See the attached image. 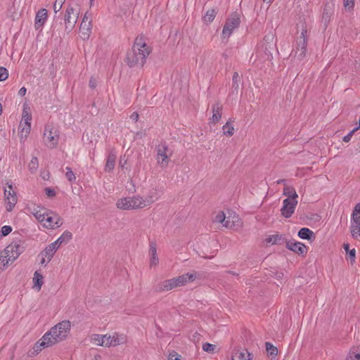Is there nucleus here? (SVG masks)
I'll list each match as a JSON object with an SVG mask.
<instances>
[{"mask_svg": "<svg viewBox=\"0 0 360 360\" xmlns=\"http://www.w3.org/2000/svg\"><path fill=\"white\" fill-rule=\"evenodd\" d=\"M12 231V228L11 226H4L1 227V236H6L8 235Z\"/></svg>", "mask_w": 360, "mask_h": 360, "instance_id": "50", "label": "nucleus"}, {"mask_svg": "<svg viewBox=\"0 0 360 360\" xmlns=\"http://www.w3.org/2000/svg\"><path fill=\"white\" fill-rule=\"evenodd\" d=\"M283 195L287 196V198L297 200L298 195L292 186H285L283 188Z\"/></svg>", "mask_w": 360, "mask_h": 360, "instance_id": "30", "label": "nucleus"}, {"mask_svg": "<svg viewBox=\"0 0 360 360\" xmlns=\"http://www.w3.org/2000/svg\"><path fill=\"white\" fill-rule=\"evenodd\" d=\"M20 138L21 139L25 140L27 137L28 136L29 134L31 131V124H20Z\"/></svg>", "mask_w": 360, "mask_h": 360, "instance_id": "35", "label": "nucleus"}, {"mask_svg": "<svg viewBox=\"0 0 360 360\" xmlns=\"http://www.w3.org/2000/svg\"><path fill=\"white\" fill-rule=\"evenodd\" d=\"M90 22V21L89 20V18L87 16V14L85 13V15H84V17L82 18V22Z\"/></svg>", "mask_w": 360, "mask_h": 360, "instance_id": "58", "label": "nucleus"}, {"mask_svg": "<svg viewBox=\"0 0 360 360\" xmlns=\"http://www.w3.org/2000/svg\"><path fill=\"white\" fill-rule=\"evenodd\" d=\"M240 23V16L238 13H233L226 21L222 30V37L228 39L233 32L237 29Z\"/></svg>", "mask_w": 360, "mask_h": 360, "instance_id": "9", "label": "nucleus"}, {"mask_svg": "<svg viewBox=\"0 0 360 360\" xmlns=\"http://www.w3.org/2000/svg\"><path fill=\"white\" fill-rule=\"evenodd\" d=\"M349 230L352 238L360 240V202L355 205L352 213Z\"/></svg>", "mask_w": 360, "mask_h": 360, "instance_id": "5", "label": "nucleus"}, {"mask_svg": "<svg viewBox=\"0 0 360 360\" xmlns=\"http://www.w3.org/2000/svg\"><path fill=\"white\" fill-rule=\"evenodd\" d=\"M149 254L150 255V266H156L159 262V259L157 256L155 244L151 243L150 245Z\"/></svg>", "mask_w": 360, "mask_h": 360, "instance_id": "31", "label": "nucleus"}, {"mask_svg": "<svg viewBox=\"0 0 360 360\" xmlns=\"http://www.w3.org/2000/svg\"><path fill=\"white\" fill-rule=\"evenodd\" d=\"M266 349L271 356H276L278 353V349L270 342H266Z\"/></svg>", "mask_w": 360, "mask_h": 360, "instance_id": "43", "label": "nucleus"}, {"mask_svg": "<svg viewBox=\"0 0 360 360\" xmlns=\"http://www.w3.org/2000/svg\"><path fill=\"white\" fill-rule=\"evenodd\" d=\"M8 77V70L3 67H0V82L6 80Z\"/></svg>", "mask_w": 360, "mask_h": 360, "instance_id": "49", "label": "nucleus"}, {"mask_svg": "<svg viewBox=\"0 0 360 360\" xmlns=\"http://www.w3.org/2000/svg\"><path fill=\"white\" fill-rule=\"evenodd\" d=\"M162 191L158 188H151L147 193L146 197H143V204L146 208L149 207L153 203L158 201L161 196Z\"/></svg>", "mask_w": 360, "mask_h": 360, "instance_id": "16", "label": "nucleus"}, {"mask_svg": "<svg viewBox=\"0 0 360 360\" xmlns=\"http://www.w3.org/2000/svg\"><path fill=\"white\" fill-rule=\"evenodd\" d=\"M31 121L32 114L30 108L27 105H25L22 109V120L20 122V124H31Z\"/></svg>", "mask_w": 360, "mask_h": 360, "instance_id": "27", "label": "nucleus"}, {"mask_svg": "<svg viewBox=\"0 0 360 360\" xmlns=\"http://www.w3.org/2000/svg\"><path fill=\"white\" fill-rule=\"evenodd\" d=\"M105 335L92 334L90 336V342L97 346L104 347Z\"/></svg>", "mask_w": 360, "mask_h": 360, "instance_id": "33", "label": "nucleus"}, {"mask_svg": "<svg viewBox=\"0 0 360 360\" xmlns=\"http://www.w3.org/2000/svg\"><path fill=\"white\" fill-rule=\"evenodd\" d=\"M39 223L46 229H55L63 224V221L58 214L46 211Z\"/></svg>", "mask_w": 360, "mask_h": 360, "instance_id": "7", "label": "nucleus"}, {"mask_svg": "<svg viewBox=\"0 0 360 360\" xmlns=\"http://www.w3.org/2000/svg\"><path fill=\"white\" fill-rule=\"evenodd\" d=\"M157 162L161 167H166L172 155V150L165 143H160L157 146Z\"/></svg>", "mask_w": 360, "mask_h": 360, "instance_id": "10", "label": "nucleus"}, {"mask_svg": "<svg viewBox=\"0 0 360 360\" xmlns=\"http://www.w3.org/2000/svg\"><path fill=\"white\" fill-rule=\"evenodd\" d=\"M176 283L174 278L172 279L165 280L158 284L157 290L159 291H169L176 288Z\"/></svg>", "mask_w": 360, "mask_h": 360, "instance_id": "22", "label": "nucleus"}, {"mask_svg": "<svg viewBox=\"0 0 360 360\" xmlns=\"http://www.w3.org/2000/svg\"><path fill=\"white\" fill-rule=\"evenodd\" d=\"M96 85H97L96 79L94 77H91V79L89 80V86L91 89H94V88H96Z\"/></svg>", "mask_w": 360, "mask_h": 360, "instance_id": "54", "label": "nucleus"}, {"mask_svg": "<svg viewBox=\"0 0 360 360\" xmlns=\"http://www.w3.org/2000/svg\"><path fill=\"white\" fill-rule=\"evenodd\" d=\"M181 356L176 352L170 353L169 355V360H180Z\"/></svg>", "mask_w": 360, "mask_h": 360, "instance_id": "53", "label": "nucleus"}, {"mask_svg": "<svg viewBox=\"0 0 360 360\" xmlns=\"http://www.w3.org/2000/svg\"><path fill=\"white\" fill-rule=\"evenodd\" d=\"M89 1H90L91 4H92V3H93V1H94V0H89Z\"/></svg>", "mask_w": 360, "mask_h": 360, "instance_id": "61", "label": "nucleus"}, {"mask_svg": "<svg viewBox=\"0 0 360 360\" xmlns=\"http://www.w3.org/2000/svg\"><path fill=\"white\" fill-rule=\"evenodd\" d=\"M58 250V248L53 243L47 245L38 255L39 264L46 266L51 262Z\"/></svg>", "mask_w": 360, "mask_h": 360, "instance_id": "12", "label": "nucleus"}, {"mask_svg": "<svg viewBox=\"0 0 360 360\" xmlns=\"http://www.w3.org/2000/svg\"><path fill=\"white\" fill-rule=\"evenodd\" d=\"M216 11L214 9L208 10L203 17V20L206 22H211L214 20L216 16Z\"/></svg>", "mask_w": 360, "mask_h": 360, "instance_id": "38", "label": "nucleus"}, {"mask_svg": "<svg viewBox=\"0 0 360 360\" xmlns=\"http://www.w3.org/2000/svg\"><path fill=\"white\" fill-rule=\"evenodd\" d=\"M238 77V72H234L233 76V83H236L237 82Z\"/></svg>", "mask_w": 360, "mask_h": 360, "instance_id": "57", "label": "nucleus"}, {"mask_svg": "<svg viewBox=\"0 0 360 360\" xmlns=\"http://www.w3.org/2000/svg\"><path fill=\"white\" fill-rule=\"evenodd\" d=\"M79 15V11L74 8L72 6L69 5L64 15V23L65 31L69 33L75 27Z\"/></svg>", "mask_w": 360, "mask_h": 360, "instance_id": "6", "label": "nucleus"}, {"mask_svg": "<svg viewBox=\"0 0 360 360\" xmlns=\"http://www.w3.org/2000/svg\"><path fill=\"white\" fill-rule=\"evenodd\" d=\"M226 219L224 224V227L232 229L240 225L239 217L235 212H229L228 216H226Z\"/></svg>", "mask_w": 360, "mask_h": 360, "instance_id": "21", "label": "nucleus"}, {"mask_svg": "<svg viewBox=\"0 0 360 360\" xmlns=\"http://www.w3.org/2000/svg\"><path fill=\"white\" fill-rule=\"evenodd\" d=\"M53 346L48 340V338L44 335L34 344L30 355H36L39 353L43 349Z\"/></svg>", "mask_w": 360, "mask_h": 360, "instance_id": "19", "label": "nucleus"}, {"mask_svg": "<svg viewBox=\"0 0 360 360\" xmlns=\"http://www.w3.org/2000/svg\"><path fill=\"white\" fill-rule=\"evenodd\" d=\"M298 201L290 199L285 198L283 201V205L281 208V214L285 218L290 217L292 214L295 212V208L297 205Z\"/></svg>", "mask_w": 360, "mask_h": 360, "instance_id": "14", "label": "nucleus"}, {"mask_svg": "<svg viewBox=\"0 0 360 360\" xmlns=\"http://www.w3.org/2000/svg\"><path fill=\"white\" fill-rule=\"evenodd\" d=\"M104 347H110L123 345L127 342V337L124 334L113 333L112 334H105Z\"/></svg>", "mask_w": 360, "mask_h": 360, "instance_id": "13", "label": "nucleus"}, {"mask_svg": "<svg viewBox=\"0 0 360 360\" xmlns=\"http://www.w3.org/2000/svg\"><path fill=\"white\" fill-rule=\"evenodd\" d=\"M72 237V234L71 232L68 231H64L62 235L58 237L53 243L58 248L63 243H67L69 242Z\"/></svg>", "mask_w": 360, "mask_h": 360, "instance_id": "24", "label": "nucleus"}, {"mask_svg": "<svg viewBox=\"0 0 360 360\" xmlns=\"http://www.w3.org/2000/svg\"><path fill=\"white\" fill-rule=\"evenodd\" d=\"M144 46V39L142 36L136 38L131 49L127 53L126 62L130 67L143 66L146 63V55L136 53L140 48Z\"/></svg>", "mask_w": 360, "mask_h": 360, "instance_id": "3", "label": "nucleus"}, {"mask_svg": "<svg viewBox=\"0 0 360 360\" xmlns=\"http://www.w3.org/2000/svg\"><path fill=\"white\" fill-rule=\"evenodd\" d=\"M306 30L301 32L300 36L297 38L296 41V49L295 50V55L299 59L303 58L306 55L307 51V37Z\"/></svg>", "mask_w": 360, "mask_h": 360, "instance_id": "15", "label": "nucleus"}, {"mask_svg": "<svg viewBox=\"0 0 360 360\" xmlns=\"http://www.w3.org/2000/svg\"><path fill=\"white\" fill-rule=\"evenodd\" d=\"M45 193H46V195L49 198H52L56 195L55 190L51 188H46Z\"/></svg>", "mask_w": 360, "mask_h": 360, "instance_id": "52", "label": "nucleus"}, {"mask_svg": "<svg viewBox=\"0 0 360 360\" xmlns=\"http://www.w3.org/2000/svg\"><path fill=\"white\" fill-rule=\"evenodd\" d=\"M71 322L69 320L60 321L52 326L49 331L44 333L52 345L60 342L69 335L71 330Z\"/></svg>", "mask_w": 360, "mask_h": 360, "instance_id": "1", "label": "nucleus"}, {"mask_svg": "<svg viewBox=\"0 0 360 360\" xmlns=\"http://www.w3.org/2000/svg\"><path fill=\"white\" fill-rule=\"evenodd\" d=\"M226 219V214H224V212H220L216 215L214 221L217 222V223H220L223 225V226H224Z\"/></svg>", "mask_w": 360, "mask_h": 360, "instance_id": "42", "label": "nucleus"}, {"mask_svg": "<svg viewBox=\"0 0 360 360\" xmlns=\"http://www.w3.org/2000/svg\"><path fill=\"white\" fill-rule=\"evenodd\" d=\"M24 251V247L20 241L10 243L0 253V263L4 269L11 264Z\"/></svg>", "mask_w": 360, "mask_h": 360, "instance_id": "2", "label": "nucleus"}, {"mask_svg": "<svg viewBox=\"0 0 360 360\" xmlns=\"http://www.w3.org/2000/svg\"><path fill=\"white\" fill-rule=\"evenodd\" d=\"M115 160L116 155L112 153H109L107 157L105 165L104 167V170L106 172H110L113 170L115 164Z\"/></svg>", "mask_w": 360, "mask_h": 360, "instance_id": "26", "label": "nucleus"}, {"mask_svg": "<svg viewBox=\"0 0 360 360\" xmlns=\"http://www.w3.org/2000/svg\"><path fill=\"white\" fill-rule=\"evenodd\" d=\"M130 117L133 121L137 122L139 120V114L136 112H134Z\"/></svg>", "mask_w": 360, "mask_h": 360, "instance_id": "56", "label": "nucleus"}, {"mask_svg": "<svg viewBox=\"0 0 360 360\" xmlns=\"http://www.w3.org/2000/svg\"><path fill=\"white\" fill-rule=\"evenodd\" d=\"M297 235L301 239L310 240L315 238L314 233L308 228H302Z\"/></svg>", "mask_w": 360, "mask_h": 360, "instance_id": "28", "label": "nucleus"}, {"mask_svg": "<svg viewBox=\"0 0 360 360\" xmlns=\"http://www.w3.org/2000/svg\"><path fill=\"white\" fill-rule=\"evenodd\" d=\"M91 30V22H81L80 32L83 35V38H88Z\"/></svg>", "mask_w": 360, "mask_h": 360, "instance_id": "36", "label": "nucleus"}, {"mask_svg": "<svg viewBox=\"0 0 360 360\" xmlns=\"http://www.w3.org/2000/svg\"><path fill=\"white\" fill-rule=\"evenodd\" d=\"M222 107L219 104H214L212 106V121L214 123L217 122L221 117Z\"/></svg>", "mask_w": 360, "mask_h": 360, "instance_id": "32", "label": "nucleus"}, {"mask_svg": "<svg viewBox=\"0 0 360 360\" xmlns=\"http://www.w3.org/2000/svg\"><path fill=\"white\" fill-rule=\"evenodd\" d=\"M4 200L6 210L12 211L18 202V197L11 184H8L4 188Z\"/></svg>", "mask_w": 360, "mask_h": 360, "instance_id": "11", "label": "nucleus"}, {"mask_svg": "<svg viewBox=\"0 0 360 360\" xmlns=\"http://www.w3.org/2000/svg\"><path fill=\"white\" fill-rule=\"evenodd\" d=\"M143 202V196L134 195L118 199L116 202V207L122 210H142L146 208Z\"/></svg>", "mask_w": 360, "mask_h": 360, "instance_id": "4", "label": "nucleus"}, {"mask_svg": "<svg viewBox=\"0 0 360 360\" xmlns=\"http://www.w3.org/2000/svg\"><path fill=\"white\" fill-rule=\"evenodd\" d=\"M273 0H263L264 3H266L267 4H270L272 2Z\"/></svg>", "mask_w": 360, "mask_h": 360, "instance_id": "60", "label": "nucleus"}, {"mask_svg": "<svg viewBox=\"0 0 360 360\" xmlns=\"http://www.w3.org/2000/svg\"><path fill=\"white\" fill-rule=\"evenodd\" d=\"M198 277L195 271L187 273L174 278L177 287L183 286L188 283L193 282Z\"/></svg>", "mask_w": 360, "mask_h": 360, "instance_id": "20", "label": "nucleus"}, {"mask_svg": "<svg viewBox=\"0 0 360 360\" xmlns=\"http://www.w3.org/2000/svg\"><path fill=\"white\" fill-rule=\"evenodd\" d=\"M59 140V134L58 130L51 125H47L45 127L44 133V141L45 145L50 148H55Z\"/></svg>", "mask_w": 360, "mask_h": 360, "instance_id": "8", "label": "nucleus"}, {"mask_svg": "<svg viewBox=\"0 0 360 360\" xmlns=\"http://www.w3.org/2000/svg\"><path fill=\"white\" fill-rule=\"evenodd\" d=\"M33 288L39 292L44 283V276L39 271H36L32 278Z\"/></svg>", "mask_w": 360, "mask_h": 360, "instance_id": "25", "label": "nucleus"}, {"mask_svg": "<svg viewBox=\"0 0 360 360\" xmlns=\"http://www.w3.org/2000/svg\"><path fill=\"white\" fill-rule=\"evenodd\" d=\"M282 237L280 235H272L267 237L265 240L266 243L277 244L280 242Z\"/></svg>", "mask_w": 360, "mask_h": 360, "instance_id": "41", "label": "nucleus"}, {"mask_svg": "<svg viewBox=\"0 0 360 360\" xmlns=\"http://www.w3.org/2000/svg\"><path fill=\"white\" fill-rule=\"evenodd\" d=\"M38 167L39 160L37 158L33 157L28 165L29 170L30 171V172L34 173L37 170Z\"/></svg>", "mask_w": 360, "mask_h": 360, "instance_id": "39", "label": "nucleus"}, {"mask_svg": "<svg viewBox=\"0 0 360 360\" xmlns=\"http://www.w3.org/2000/svg\"><path fill=\"white\" fill-rule=\"evenodd\" d=\"M359 129V127H354L352 131H350L347 135H345L342 140L345 143H348L350 141L352 136L354 135V134Z\"/></svg>", "mask_w": 360, "mask_h": 360, "instance_id": "46", "label": "nucleus"}, {"mask_svg": "<svg viewBox=\"0 0 360 360\" xmlns=\"http://www.w3.org/2000/svg\"><path fill=\"white\" fill-rule=\"evenodd\" d=\"M232 360H250V354L246 351H241L239 349H235L233 352Z\"/></svg>", "mask_w": 360, "mask_h": 360, "instance_id": "29", "label": "nucleus"}, {"mask_svg": "<svg viewBox=\"0 0 360 360\" xmlns=\"http://www.w3.org/2000/svg\"><path fill=\"white\" fill-rule=\"evenodd\" d=\"M346 360H360V346L352 347L350 349Z\"/></svg>", "mask_w": 360, "mask_h": 360, "instance_id": "34", "label": "nucleus"}, {"mask_svg": "<svg viewBox=\"0 0 360 360\" xmlns=\"http://www.w3.org/2000/svg\"><path fill=\"white\" fill-rule=\"evenodd\" d=\"M136 53H138L141 56H142V54H145L146 59L150 53V49L144 41V46H143L142 48H140V50L137 51Z\"/></svg>", "mask_w": 360, "mask_h": 360, "instance_id": "44", "label": "nucleus"}, {"mask_svg": "<svg viewBox=\"0 0 360 360\" xmlns=\"http://www.w3.org/2000/svg\"><path fill=\"white\" fill-rule=\"evenodd\" d=\"M344 6L347 9H352L354 6V0H343Z\"/></svg>", "mask_w": 360, "mask_h": 360, "instance_id": "51", "label": "nucleus"}, {"mask_svg": "<svg viewBox=\"0 0 360 360\" xmlns=\"http://www.w3.org/2000/svg\"><path fill=\"white\" fill-rule=\"evenodd\" d=\"M27 89L25 87H21L18 91V94L20 96H24L26 94Z\"/></svg>", "mask_w": 360, "mask_h": 360, "instance_id": "55", "label": "nucleus"}, {"mask_svg": "<svg viewBox=\"0 0 360 360\" xmlns=\"http://www.w3.org/2000/svg\"><path fill=\"white\" fill-rule=\"evenodd\" d=\"M285 181L284 179H278L276 183L277 184H281L285 183Z\"/></svg>", "mask_w": 360, "mask_h": 360, "instance_id": "59", "label": "nucleus"}, {"mask_svg": "<svg viewBox=\"0 0 360 360\" xmlns=\"http://www.w3.org/2000/svg\"><path fill=\"white\" fill-rule=\"evenodd\" d=\"M28 210L34 216L39 222L46 212L44 207L36 205L28 207Z\"/></svg>", "mask_w": 360, "mask_h": 360, "instance_id": "23", "label": "nucleus"}, {"mask_svg": "<svg viewBox=\"0 0 360 360\" xmlns=\"http://www.w3.org/2000/svg\"><path fill=\"white\" fill-rule=\"evenodd\" d=\"M286 248L300 255H305L307 253V248L301 242L290 240L286 243Z\"/></svg>", "mask_w": 360, "mask_h": 360, "instance_id": "18", "label": "nucleus"}, {"mask_svg": "<svg viewBox=\"0 0 360 360\" xmlns=\"http://www.w3.org/2000/svg\"><path fill=\"white\" fill-rule=\"evenodd\" d=\"M65 169L67 170L65 175L68 181H70V182L75 181L76 176L74 172L72 171L71 168L67 167Z\"/></svg>", "mask_w": 360, "mask_h": 360, "instance_id": "47", "label": "nucleus"}, {"mask_svg": "<svg viewBox=\"0 0 360 360\" xmlns=\"http://www.w3.org/2000/svg\"><path fill=\"white\" fill-rule=\"evenodd\" d=\"M66 0H56L53 4V10L56 13L60 11Z\"/></svg>", "mask_w": 360, "mask_h": 360, "instance_id": "45", "label": "nucleus"}, {"mask_svg": "<svg viewBox=\"0 0 360 360\" xmlns=\"http://www.w3.org/2000/svg\"><path fill=\"white\" fill-rule=\"evenodd\" d=\"M48 20V12L45 8L39 9L36 13L34 19V28L36 30H41Z\"/></svg>", "mask_w": 360, "mask_h": 360, "instance_id": "17", "label": "nucleus"}, {"mask_svg": "<svg viewBox=\"0 0 360 360\" xmlns=\"http://www.w3.org/2000/svg\"><path fill=\"white\" fill-rule=\"evenodd\" d=\"M343 248L345 249V252L349 255L351 262H354L355 261V255H356L355 249L349 250V245L348 243H345L343 245Z\"/></svg>", "mask_w": 360, "mask_h": 360, "instance_id": "40", "label": "nucleus"}, {"mask_svg": "<svg viewBox=\"0 0 360 360\" xmlns=\"http://www.w3.org/2000/svg\"><path fill=\"white\" fill-rule=\"evenodd\" d=\"M222 129L224 134L229 136H231L232 135H233L235 131L233 124L229 122H227L223 126Z\"/></svg>", "mask_w": 360, "mask_h": 360, "instance_id": "37", "label": "nucleus"}, {"mask_svg": "<svg viewBox=\"0 0 360 360\" xmlns=\"http://www.w3.org/2000/svg\"><path fill=\"white\" fill-rule=\"evenodd\" d=\"M216 346L214 345L206 342L202 345V349L205 352L212 353L214 351Z\"/></svg>", "mask_w": 360, "mask_h": 360, "instance_id": "48", "label": "nucleus"}]
</instances>
